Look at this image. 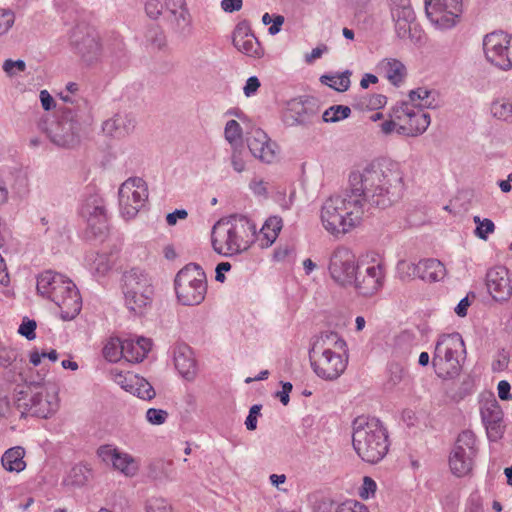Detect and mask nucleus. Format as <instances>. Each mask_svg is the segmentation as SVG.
Returning a JSON list of instances; mask_svg holds the SVG:
<instances>
[{
	"label": "nucleus",
	"mask_w": 512,
	"mask_h": 512,
	"mask_svg": "<svg viewBox=\"0 0 512 512\" xmlns=\"http://www.w3.org/2000/svg\"><path fill=\"white\" fill-rule=\"evenodd\" d=\"M403 176L397 163L372 162L349 175V188L324 201L320 219L332 235L345 234L358 226L373 208L386 209L402 197Z\"/></svg>",
	"instance_id": "1"
},
{
	"label": "nucleus",
	"mask_w": 512,
	"mask_h": 512,
	"mask_svg": "<svg viewBox=\"0 0 512 512\" xmlns=\"http://www.w3.org/2000/svg\"><path fill=\"white\" fill-rule=\"evenodd\" d=\"M352 444L363 461L376 464L389 451L388 431L379 419L359 416L353 422Z\"/></svg>",
	"instance_id": "2"
},
{
	"label": "nucleus",
	"mask_w": 512,
	"mask_h": 512,
	"mask_svg": "<svg viewBox=\"0 0 512 512\" xmlns=\"http://www.w3.org/2000/svg\"><path fill=\"white\" fill-rule=\"evenodd\" d=\"M37 292L53 301L64 321L74 319L81 311L82 301L76 285L62 274L47 270L37 278Z\"/></svg>",
	"instance_id": "3"
},
{
	"label": "nucleus",
	"mask_w": 512,
	"mask_h": 512,
	"mask_svg": "<svg viewBox=\"0 0 512 512\" xmlns=\"http://www.w3.org/2000/svg\"><path fill=\"white\" fill-rule=\"evenodd\" d=\"M345 350L346 342L336 332H324L315 340L309 350L311 366L315 374L324 380H335L347 366V359L332 350Z\"/></svg>",
	"instance_id": "4"
},
{
	"label": "nucleus",
	"mask_w": 512,
	"mask_h": 512,
	"mask_svg": "<svg viewBox=\"0 0 512 512\" xmlns=\"http://www.w3.org/2000/svg\"><path fill=\"white\" fill-rule=\"evenodd\" d=\"M255 234V225L245 217H231L217 221L211 232L213 250L225 257L241 254L249 248L245 237Z\"/></svg>",
	"instance_id": "5"
},
{
	"label": "nucleus",
	"mask_w": 512,
	"mask_h": 512,
	"mask_svg": "<svg viewBox=\"0 0 512 512\" xmlns=\"http://www.w3.org/2000/svg\"><path fill=\"white\" fill-rule=\"evenodd\" d=\"M14 388L13 400L22 415L29 413L39 418H48L58 409L56 392L46 391L40 382L22 381Z\"/></svg>",
	"instance_id": "6"
},
{
	"label": "nucleus",
	"mask_w": 512,
	"mask_h": 512,
	"mask_svg": "<svg viewBox=\"0 0 512 512\" xmlns=\"http://www.w3.org/2000/svg\"><path fill=\"white\" fill-rule=\"evenodd\" d=\"M465 354V344L459 333L454 332L439 336L432 358L436 375L443 379L458 376Z\"/></svg>",
	"instance_id": "7"
},
{
	"label": "nucleus",
	"mask_w": 512,
	"mask_h": 512,
	"mask_svg": "<svg viewBox=\"0 0 512 512\" xmlns=\"http://www.w3.org/2000/svg\"><path fill=\"white\" fill-rule=\"evenodd\" d=\"M121 288L126 307L135 314H142L152 303L154 279L145 269L133 267L122 274Z\"/></svg>",
	"instance_id": "8"
},
{
	"label": "nucleus",
	"mask_w": 512,
	"mask_h": 512,
	"mask_svg": "<svg viewBox=\"0 0 512 512\" xmlns=\"http://www.w3.org/2000/svg\"><path fill=\"white\" fill-rule=\"evenodd\" d=\"M174 287L183 305H199L207 292L206 274L200 265L189 263L176 274Z\"/></svg>",
	"instance_id": "9"
},
{
	"label": "nucleus",
	"mask_w": 512,
	"mask_h": 512,
	"mask_svg": "<svg viewBox=\"0 0 512 512\" xmlns=\"http://www.w3.org/2000/svg\"><path fill=\"white\" fill-rule=\"evenodd\" d=\"M80 217L86 222L85 237L102 239L108 231V216L104 200L98 194L87 196L79 209Z\"/></svg>",
	"instance_id": "10"
},
{
	"label": "nucleus",
	"mask_w": 512,
	"mask_h": 512,
	"mask_svg": "<svg viewBox=\"0 0 512 512\" xmlns=\"http://www.w3.org/2000/svg\"><path fill=\"white\" fill-rule=\"evenodd\" d=\"M119 206L123 217L134 218L148 199V189L145 181L132 177L123 182L119 188Z\"/></svg>",
	"instance_id": "11"
},
{
	"label": "nucleus",
	"mask_w": 512,
	"mask_h": 512,
	"mask_svg": "<svg viewBox=\"0 0 512 512\" xmlns=\"http://www.w3.org/2000/svg\"><path fill=\"white\" fill-rule=\"evenodd\" d=\"M475 442L476 438L472 431L465 430L458 435L449 458L450 469L455 476L463 477L472 470L476 455Z\"/></svg>",
	"instance_id": "12"
},
{
	"label": "nucleus",
	"mask_w": 512,
	"mask_h": 512,
	"mask_svg": "<svg viewBox=\"0 0 512 512\" xmlns=\"http://www.w3.org/2000/svg\"><path fill=\"white\" fill-rule=\"evenodd\" d=\"M360 265L355 254L347 247L339 246L331 254L329 273L331 278L340 286H351Z\"/></svg>",
	"instance_id": "13"
},
{
	"label": "nucleus",
	"mask_w": 512,
	"mask_h": 512,
	"mask_svg": "<svg viewBox=\"0 0 512 512\" xmlns=\"http://www.w3.org/2000/svg\"><path fill=\"white\" fill-rule=\"evenodd\" d=\"M511 40L512 35L502 30L493 31L483 39V49L487 60L504 71L512 69Z\"/></svg>",
	"instance_id": "14"
},
{
	"label": "nucleus",
	"mask_w": 512,
	"mask_h": 512,
	"mask_svg": "<svg viewBox=\"0 0 512 512\" xmlns=\"http://www.w3.org/2000/svg\"><path fill=\"white\" fill-rule=\"evenodd\" d=\"M425 11L430 21L440 29H448L456 24L462 11L461 0H424Z\"/></svg>",
	"instance_id": "15"
},
{
	"label": "nucleus",
	"mask_w": 512,
	"mask_h": 512,
	"mask_svg": "<svg viewBox=\"0 0 512 512\" xmlns=\"http://www.w3.org/2000/svg\"><path fill=\"white\" fill-rule=\"evenodd\" d=\"M320 112L316 99H294L288 103L284 117L290 125H314L320 121Z\"/></svg>",
	"instance_id": "16"
},
{
	"label": "nucleus",
	"mask_w": 512,
	"mask_h": 512,
	"mask_svg": "<svg viewBox=\"0 0 512 512\" xmlns=\"http://www.w3.org/2000/svg\"><path fill=\"white\" fill-rule=\"evenodd\" d=\"M384 278V269L381 264L360 266L355 275V282L351 286L359 295L370 297L382 288Z\"/></svg>",
	"instance_id": "17"
},
{
	"label": "nucleus",
	"mask_w": 512,
	"mask_h": 512,
	"mask_svg": "<svg viewBox=\"0 0 512 512\" xmlns=\"http://www.w3.org/2000/svg\"><path fill=\"white\" fill-rule=\"evenodd\" d=\"M397 269L401 274L407 277H419L425 281H438L443 278L445 274L444 265L437 259H424L420 260L417 264L400 261Z\"/></svg>",
	"instance_id": "18"
},
{
	"label": "nucleus",
	"mask_w": 512,
	"mask_h": 512,
	"mask_svg": "<svg viewBox=\"0 0 512 512\" xmlns=\"http://www.w3.org/2000/svg\"><path fill=\"white\" fill-rule=\"evenodd\" d=\"M97 455L106 463H111L113 468L127 477H133L139 470L138 461L130 454L121 452L112 445H102L97 450Z\"/></svg>",
	"instance_id": "19"
},
{
	"label": "nucleus",
	"mask_w": 512,
	"mask_h": 512,
	"mask_svg": "<svg viewBox=\"0 0 512 512\" xmlns=\"http://www.w3.org/2000/svg\"><path fill=\"white\" fill-rule=\"evenodd\" d=\"M486 286L489 294L496 301H507L512 296L509 271L504 266H495L488 270Z\"/></svg>",
	"instance_id": "20"
},
{
	"label": "nucleus",
	"mask_w": 512,
	"mask_h": 512,
	"mask_svg": "<svg viewBox=\"0 0 512 512\" xmlns=\"http://www.w3.org/2000/svg\"><path fill=\"white\" fill-rule=\"evenodd\" d=\"M246 142L255 158L267 163L274 160L277 144L271 141L265 130H249L246 135Z\"/></svg>",
	"instance_id": "21"
},
{
	"label": "nucleus",
	"mask_w": 512,
	"mask_h": 512,
	"mask_svg": "<svg viewBox=\"0 0 512 512\" xmlns=\"http://www.w3.org/2000/svg\"><path fill=\"white\" fill-rule=\"evenodd\" d=\"M233 45L235 48L252 58H260L264 55V50L251 30L244 25H238L233 33Z\"/></svg>",
	"instance_id": "22"
},
{
	"label": "nucleus",
	"mask_w": 512,
	"mask_h": 512,
	"mask_svg": "<svg viewBox=\"0 0 512 512\" xmlns=\"http://www.w3.org/2000/svg\"><path fill=\"white\" fill-rule=\"evenodd\" d=\"M174 364L184 378L191 380L196 375V361L189 346L179 345L175 348Z\"/></svg>",
	"instance_id": "23"
},
{
	"label": "nucleus",
	"mask_w": 512,
	"mask_h": 512,
	"mask_svg": "<svg viewBox=\"0 0 512 512\" xmlns=\"http://www.w3.org/2000/svg\"><path fill=\"white\" fill-rule=\"evenodd\" d=\"M151 346L149 338L125 339L122 341L123 357L129 362H141L151 350Z\"/></svg>",
	"instance_id": "24"
},
{
	"label": "nucleus",
	"mask_w": 512,
	"mask_h": 512,
	"mask_svg": "<svg viewBox=\"0 0 512 512\" xmlns=\"http://www.w3.org/2000/svg\"><path fill=\"white\" fill-rule=\"evenodd\" d=\"M44 135L59 148H75L81 141V135L74 130H44Z\"/></svg>",
	"instance_id": "25"
},
{
	"label": "nucleus",
	"mask_w": 512,
	"mask_h": 512,
	"mask_svg": "<svg viewBox=\"0 0 512 512\" xmlns=\"http://www.w3.org/2000/svg\"><path fill=\"white\" fill-rule=\"evenodd\" d=\"M378 67L389 82L395 86L400 85L406 76V68L404 64L397 59H383L379 63Z\"/></svg>",
	"instance_id": "26"
},
{
	"label": "nucleus",
	"mask_w": 512,
	"mask_h": 512,
	"mask_svg": "<svg viewBox=\"0 0 512 512\" xmlns=\"http://www.w3.org/2000/svg\"><path fill=\"white\" fill-rule=\"evenodd\" d=\"M412 104L419 108H436L439 105L438 93L425 87H418L409 92Z\"/></svg>",
	"instance_id": "27"
},
{
	"label": "nucleus",
	"mask_w": 512,
	"mask_h": 512,
	"mask_svg": "<svg viewBox=\"0 0 512 512\" xmlns=\"http://www.w3.org/2000/svg\"><path fill=\"white\" fill-rule=\"evenodd\" d=\"M24 455L25 450L20 446L8 449L1 459L3 467L10 472H21L26 467Z\"/></svg>",
	"instance_id": "28"
},
{
	"label": "nucleus",
	"mask_w": 512,
	"mask_h": 512,
	"mask_svg": "<svg viewBox=\"0 0 512 512\" xmlns=\"http://www.w3.org/2000/svg\"><path fill=\"white\" fill-rule=\"evenodd\" d=\"M282 228V219L278 216L269 217L260 230L261 246H271L278 237Z\"/></svg>",
	"instance_id": "29"
},
{
	"label": "nucleus",
	"mask_w": 512,
	"mask_h": 512,
	"mask_svg": "<svg viewBox=\"0 0 512 512\" xmlns=\"http://www.w3.org/2000/svg\"><path fill=\"white\" fill-rule=\"evenodd\" d=\"M392 17L395 21L396 32L399 37L405 38L410 33L411 24L415 20V14L412 6H408L397 12H393Z\"/></svg>",
	"instance_id": "30"
},
{
	"label": "nucleus",
	"mask_w": 512,
	"mask_h": 512,
	"mask_svg": "<svg viewBox=\"0 0 512 512\" xmlns=\"http://www.w3.org/2000/svg\"><path fill=\"white\" fill-rule=\"evenodd\" d=\"M18 358V352L15 349L12 348H6L2 347L0 348V365L2 367H9L13 365V369L18 372L19 378L21 381L25 380L26 378L23 376L22 370L24 366L26 365L25 361L23 359H20V361H17Z\"/></svg>",
	"instance_id": "31"
},
{
	"label": "nucleus",
	"mask_w": 512,
	"mask_h": 512,
	"mask_svg": "<svg viewBox=\"0 0 512 512\" xmlns=\"http://www.w3.org/2000/svg\"><path fill=\"white\" fill-rule=\"evenodd\" d=\"M350 75L349 71L337 73L333 75H323L320 80L323 84L333 88L338 92H345L350 87Z\"/></svg>",
	"instance_id": "32"
},
{
	"label": "nucleus",
	"mask_w": 512,
	"mask_h": 512,
	"mask_svg": "<svg viewBox=\"0 0 512 512\" xmlns=\"http://www.w3.org/2000/svg\"><path fill=\"white\" fill-rule=\"evenodd\" d=\"M130 391L143 400H151L156 393L153 386L144 378L134 376L133 382L129 385Z\"/></svg>",
	"instance_id": "33"
},
{
	"label": "nucleus",
	"mask_w": 512,
	"mask_h": 512,
	"mask_svg": "<svg viewBox=\"0 0 512 512\" xmlns=\"http://www.w3.org/2000/svg\"><path fill=\"white\" fill-rule=\"evenodd\" d=\"M481 414L487 428H494L502 420V411L496 401L487 404Z\"/></svg>",
	"instance_id": "34"
},
{
	"label": "nucleus",
	"mask_w": 512,
	"mask_h": 512,
	"mask_svg": "<svg viewBox=\"0 0 512 512\" xmlns=\"http://www.w3.org/2000/svg\"><path fill=\"white\" fill-rule=\"evenodd\" d=\"M351 109L344 105H334L322 113V121L325 123H334L346 119L350 116Z\"/></svg>",
	"instance_id": "35"
},
{
	"label": "nucleus",
	"mask_w": 512,
	"mask_h": 512,
	"mask_svg": "<svg viewBox=\"0 0 512 512\" xmlns=\"http://www.w3.org/2000/svg\"><path fill=\"white\" fill-rule=\"evenodd\" d=\"M473 221L476 224L474 234L481 240H487L488 235L495 231V224L488 218L481 219L480 216H474Z\"/></svg>",
	"instance_id": "36"
},
{
	"label": "nucleus",
	"mask_w": 512,
	"mask_h": 512,
	"mask_svg": "<svg viewBox=\"0 0 512 512\" xmlns=\"http://www.w3.org/2000/svg\"><path fill=\"white\" fill-rule=\"evenodd\" d=\"M329 508L330 512H369L363 503L356 500H347L337 505L329 503Z\"/></svg>",
	"instance_id": "37"
},
{
	"label": "nucleus",
	"mask_w": 512,
	"mask_h": 512,
	"mask_svg": "<svg viewBox=\"0 0 512 512\" xmlns=\"http://www.w3.org/2000/svg\"><path fill=\"white\" fill-rule=\"evenodd\" d=\"M104 357L110 362H116L123 357L122 341L119 339H111L103 348Z\"/></svg>",
	"instance_id": "38"
},
{
	"label": "nucleus",
	"mask_w": 512,
	"mask_h": 512,
	"mask_svg": "<svg viewBox=\"0 0 512 512\" xmlns=\"http://www.w3.org/2000/svg\"><path fill=\"white\" fill-rule=\"evenodd\" d=\"M491 113L501 120L512 119V104L504 100H496L491 105Z\"/></svg>",
	"instance_id": "39"
},
{
	"label": "nucleus",
	"mask_w": 512,
	"mask_h": 512,
	"mask_svg": "<svg viewBox=\"0 0 512 512\" xmlns=\"http://www.w3.org/2000/svg\"><path fill=\"white\" fill-rule=\"evenodd\" d=\"M410 118L409 125L412 128H428L430 125V115L423 109H417L413 112H407Z\"/></svg>",
	"instance_id": "40"
},
{
	"label": "nucleus",
	"mask_w": 512,
	"mask_h": 512,
	"mask_svg": "<svg viewBox=\"0 0 512 512\" xmlns=\"http://www.w3.org/2000/svg\"><path fill=\"white\" fill-rule=\"evenodd\" d=\"M113 266V262L107 254H97L92 261V269L99 275H105Z\"/></svg>",
	"instance_id": "41"
},
{
	"label": "nucleus",
	"mask_w": 512,
	"mask_h": 512,
	"mask_svg": "<svg viewBox=\"0 0 512 512\" xmlns=\"http://www.w3.org/2000/svg\"><path fill=\"white\" fill-rule=\"evenodd\" d=\"M14 21L15 14L12 10L0 8V36L8 32Z\"/></svg>",
	"instance_id": "42"
},
{
	"label": "nucleus",
	"mask_w": 512,
	"mask_h": 512,
	"mask_svg": "<svg viewBox=\"0 0 512 512\" xmlns=\"http://www.w3.org/2000/svg\"><path fill=\"white\" fill-rule=\"evenodd\" d=\"M168 417V413L162 409L150 408L146 412V419L153 425L163 424Z\"/></svg>",
	"instance_id": "43"
},
{
	"label": "nucleus",
	"mask_w": 512,
	"mask_h": 512,
	"mask_svg": "<svg viewBox=\"0 0 512 512\" xmlns=\"http://www.w3.org/2000/svg\"><path fill=\"white\" fill-rule=\"evenodd\" d=\"M37 324L34 320L30 319H24L19 326L18 332L22 336L26 337L28 340H33L36 337V330Z\"/></svg>",
	"instance_id": "44"
},
{
	"label": "nucleus",
	"mask_w": 512,
	"mask_h": 512,
	"mask_svg": "<svg viewBox=\"0 0 512 512\" xmlns=\"http://www.w3.org/2000/svg\"><path fill=\"white\" fill-rule=\"evenodd\" d=\"M26 69V64L23 60L13 61L8 59L3 64V70L9 75L13 76L17 72H23Z\"/></svg>",
	"instance_id": "45"
},
{
	"label": "nucleus",
	"mask_w": 512,
	"mask_h": 512,
	"mask_svg": "<svg viewBox=\"0 0 512 512\" xmlns=\"http://www.w3.org/2000/svg\"><path fill=\"white\" fill-rule=\"evenodd\" d=\"M147 512H172V508L166 500L157 498L149 501Z\"/></svg>",
	"instance_id": "46"
},
{
	"label": "nucleus",
	"mask_w": 512,
	"mask_h": 512,
	"mask_svg": "<svg viewBox=\"0 0 512 512\" xmlns=\"http://www.w3.org/2000/svg\"><path fill=\"white\" fill-rule=\"evenodd\" d=\"M231 165L237 173L246 169V163L242 157V149H234L231 155Z\"/></svg>",
	"instance_id": "47"
},
{
	"label": "nucleus",
	"mask_w": 512,
	"mask_h": 512,
	"mask_svg": "<svg viewBox=\"0 0 512 512\" xmlns=\"http://www.w3.org/2000/svg\"><path fill=\"white\" fill-rule=\"evenodd\" d=\"M226 140L234 149L242 148V130H224Z\"/></svg>",
	"instance_id": "48"
},
{
	"label": "nucleus",
	"mask_w": 512,
	"mask_h": 512,
	"mask_svg": "<svg viewBox=\"0 0 512 512\" xmlns=\"http://www.w3.org/2000/svg\"><path fill=\"white\" fill-rule=\"evenodd\" d=\"M386 102V98L383 95H372L364 98V102L361 103V107L369 109H376L382 107Z\"/></svg>",
	"instance_id": "49"
},
{
	"label": "nucleus",
	"mask_w": 512,
	"mask_h": 512,
	"mask_svg": "<svg viewBox=\"0 0 512 512\" xmlns=\"http://www.w3.org/2000/svg\"><path fill=\"white\" fill-rule=\"evenodd\" d=\"M145 10L150 18L156 19L162 12V4L159 0H148Z\"/></svg>",
	"instance_id": "50"
},
{
	"label": "nucleus",
	"mask_w": 512,
	"mask_h": 512,
	"mask_svg": "<svg viewBox=\"0 0 512 512\" xmlns=\"http://www.w3.org/2000/svg\"><path fill=\"white\" fill-rule=\"evenodd\" d=\"M260 81L256 76L249 77L246 81V84L243 88V92L246 97H251L255 95L257 90L260 87Z\"/></svg>",
	"instance_id": "51"
},
{
	"label": "nucleus",
	"mask_w": 512,
	"mask_h": 512,
	"mask_svg": "<svg viewBox=\"0 0 512 512\" xmlns=\"http://www.w3.org/2000/svg\"><path fill=\"white\" fill-rule=\"evenodd\" d=\"M376 487V482L372 478L365 476L363 479L362 490L360 492L361 497L368 498L370 494L375 493Z\"/></svg>",
	"instance_id": "52"
},
{
	"label": "nucleus",
	"mask_w": 512,
	"mask_h": 512,
	"mask_svg": "<svg viewBox=\"0 0 512 512\" xmlns=\"http://www.w3.org/2000/svg\"><path fill=\"white\" fill-rule=\"evenodd\" d=\"M281 384H282V390L276 392L275 396L277 398H279L280 402L284 406H286V405H288V403L290 401L289 394L292 391L293 386L290 382H281Z\"/></svg>",
	"instance_id": "53"
},
{
	"label": "nucleus",
	"mask_w": 512,
	"mask_h": 512,
	"mask_svg": "<svg viewBox=\"0 0 512 512\" xmlns=\"http://www.w3.org/2000/svg\"><path fill=\"white\" fill-rule=\"evenodd\" d=\"M39 97L44 110L50 111L55 107L54 99L47 90H41Z\"/></svg>",
	"instance_id": "54"
},
{
	"label": "nucleus",
	"mask_w": 512,
	"mask_h": 512,
	"mask_svg": "<svg viewBox=\"0 0 512 512\" xmlns=\"http://www.w3.org/2000/svg\"><path fill=\"white\" fill-rule=\"evenodd\" d=\"M242 0H222L221 8L228 13L239 11L242 7Z\"/></svg>",
	"instance_id": "55"
},
{
	"label": "nucleus",
	"mask_w": 512,
	"mask_h": 512,
	"mask_svg": "<svg viewBox=\"0 0 512 512\" xmlns=\"http://www.w3.org/2000/svg\"><path fill=\"white\" fill-rule=\"evenodd\" d=\"M284 16L282 15H273L272 22L268 28V32L271 35H276L281 31L282 25L284 24Z\"/></svg>",
	"instance_id": "56"
},
{
	"label": "nucleus",
	"mask_w": 512,
	"mask_h": 512,
	"mask_svg": "<svg viewBox=\"0 0 512 512\" xmlns=\"http://www.w3.org/2000/svg\"><path fill=\"white\" fill-rule=\"evenodd\" d=\"M511 386L510 384L502 380L498 383V396L501 400H510L512 399V395L510 393Z\"/></svg>",
	"instance_id": "57"
},
{
	"label": "nucleus",
	"mask_w": 512,
	"mask_h": 512,
	"mask_svg": "<svg viewBox=\"0 0 512 512\" xmlns=\"http://www.w3.org/2000/svg\"><path fill=\"white\" fill-rule=\"evenodd\" d=\"M188 213L184 209H177L172 213L167 214L166 221L169 225H175L178 219H186Z\"/></svg>",
	"instance_id": "58"
},
{
	"label": "nucleus",
	"mask_w": 512,
	"mask_h": 512,
	"mask_svg": "<svg viewBox=\"0 0 512 512\" xmlns=\"http://www.w3.org/2000/svg\"><path fill=\"white\" fill-rule=\"evenodd\" d=\"M326 51H327V47L325 45H321V46H318V47L312 49V51L306 55V58H305L306 62L312 63L316 59L321 58L322 55L324 54V52H326Z\"/></svg>",
	"instance_id": "59"
},
{
	"label": "nucleus",
	"mask_w": 512,
	"mask_h": 512,
	"mask_svg": "<svg viewBox=\"0 0 512 512\" xmlns=\"http://www.w3.org/2000/svg\"><path fill=\"white\" fill-rule=\"evenodd\" d=\"M231 269V264L229 262H221L216 267V276L215 279L218 282H224L225 275L224 272H228Z\"/></svg>",
	"instance_id": "60"
},
{
	"label": "nucleus",
	"mask_w": 512,
	"mask_h": 512,
	"mask_svg": "<svg viewBox=\"0 0 512 512\" xmlns=\"http://www.w3.org/2000/svg\"><path fill=\"white\" fill-rule=\"evenodd\" d=\"M470 512H484L482 499L478 495H473L470 498Z\"/></svg>",
	"instance_id": "61"
},
{
	"label": "nucleus",
	"mask_w": 512,
	"mask_h": 512,
	"mask_svg": "<svg viewBox=\"0 0 512 512\" xmlns=\"http://www.w3.org/2000/svg\"><path fill=\"white\" fill-rule=\"evenodd\" d=\"M469 306L470 301L468 300V297H465L461 299L458 305L455 307V313L460 317H464L467 315V309Z\"/></svg>",
	"instance_id": "62"
},
{
	"label": "nucleus",
	"mask_w": 512,
	"mask_h": 512,
	"mask_svg": "<svg viewBox=\"0 0 512 512\" xmlns=\"http://www.w3.org/2000/svg\"><path fill=\"white\" fill-rule=\"evenodd\" d=\"M411 6L410 0H390L391 14Z\"/></svg>",
	"instance_id": "63"
},
{
	"label": "nucleus",
	"mask_w": 512,
	"mask_h": 512,
	"mask_svg": "<svg viewBox=\"0 0 512 512\" xmlns=\"http://www.w3.org/2000/svg\"><path fill=\"white\" fill-rule=\"evenodd\" d=\"M378 82V78L373 74H365L364 77L360 81V86L363 89H367L370 84H376Z\"/></svg>",
	"instance_id": "64"
}]
</instances>
